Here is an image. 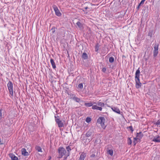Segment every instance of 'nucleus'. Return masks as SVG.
<instances>
[{
    "instance_id": "obj_1",
    "label": "nucleus",
    "mask_w": 160,
    "mask_h": 160,
    "mask_svg": "<svg viewBox=\"0 0 160 160\" xmlns=\"http://www.w3.org/2000/svg\"><path fill=\"white\" fill-rule=\"evenodd\" d=\"M140 71L139 68L137 70L135 73V82H136V87L137 88H139L142 85L140 81Z\"/></svg>"
},
{
    "instance_id": "obj_2",
    "label": "nucleus",
    "mask_w": 160,
    "mask_h": 160,
    "mask_svg": "<svg viewBox=\"0 0 160 160\" xmlns=\"http://www.w3.org/2000/svg\"><path fill=\"white\" fill-rule=\"evenodd\" d=\"M7 87L9 93L11 96L10 97H13V85L11 81H9L7 84Z\"/></svg>"
},
{
    "instance_id": "obj_3",
    "label": "nucleus",
    "mask_w": 160,
    "mask_h": 160,
    "mask_svg": "<svg viewBox=\"0 0 160 160\" xmlns=\"http://www.w3.org/2000/svg\"><path fill=\"white\" fill-rule=\"evenodd\" d=\"M105 121V118L103 117H101L98 118L97 122L98 123L100 124L102 127L103 128L105 129L106 128V126L104 124Z\"/></svg>"
},
{
    "instance_id": "obj_4",
    "label": "nucleus",
    "mask_w": 160,
    "mask_h": 160,
    "mask_svg": "<svg viewBox=\"0 0 160 160\" xmlns=\"http://www.w3.org/2000/svg\"><path fill=\"white\" fill-rule=\"evenodd\" d=\"M59 153L58 158H61L66 153L65 148L62 147H60L58 149Z\"/></svg>"
},
{
    "instance_id": "obj_5",
    "label": "nucleus",
    "mask_w": 160,
    "mask_h": 160,
    "mask_svg": "<svg viewBox=\"0 0 160 160\" xmlns=\"http://www.w3.org/2000/svg\"><path fill=\"white\" fill-rule=\"evenodd\" d=\"M159 44L155 43L154 45V49L153 50V56L156 57L158 53Z\"/></svg>"
},
{
    "instance_id": "obj_6",
    "label": "nucleus",
    "mask_w": 160,
    "mask_h": 160,
    "mask_svg": "<svg viewBox=\"0 0 160 160\" xmlns=\"http://www.w3.org/2000/svg\"><path fill=\"white\" fill-rule=\"evenodd\" d=\"M55 121L56 123L58 125V126L59 128H61L63 126V124L62 121V120H60L59 118V116H58L56 117L55 116Z\"/></svg>"
},
{
    "instance_id": "obj_7",
    "label": "nucleus",
    "mask_w": 160,
    "mask_h": 160,
    "mask_svg": "<svg viewBox=\"0 0 160 160\" xmlns=\"http://www.w3.org/2000/svg\"><path fill=\"white\" fill-rule=\"evenodd\" d=\"M52 7L55 12L56 15L58 16H60L61 15V13L60 12L57 6L55 5H53Z\"/></svg>"
},
{
    "instance_id": "obj_8",
    "label": "nucleus",
    "mask_w": 160,
    "mask_h": 160,
    "mask_svg": "<svg viewBox=\"0 0 160 160\" xmlns=\"http://www.w3.org/2000/svg\"><path fill=\"white\" fill-rule=\"evenodd\" d=\"M152 141L155 142H160V133L155 136L153 138Z\"/></svg>"
},
{
    "instance_id": "obj_9",
    "label": "nucleus",
    "mask_w": 160,
    "mask_h": 160,
    "mask_svg": "<svg viewBox=\"0 0 160 160\" xmlns=\"http://www.w3.org/2000/svg\"><path fill=\"white\" fill-rule=\"evenodd\" d=\"M109 107L111 108L112 109L113 112L118 114L120 113V111L118 108L116 107H113L112 106L111 107L109 106Z\"/></svg>"
},
{
    "instance_id": "obj_10",
    "label": "nucleus",
    "mask_w": 160,
    "mask_h": 160,
    "mask_svg": "<svg viewBox=\"0 0 160 160\" xmlns=\"http://www.w3.org/2000/svg\"><path fill=\"white\" fill-rule=\"evenodd\" d=\"M143 136V134L141 132L137 133L136 134V138H134V139L135 140H136L137 139L140 140Z\"/></svg>"
},
{
    "instance_id": "obj_11",
    "label": "nucleus",
    "mask_w": 160,
    "mask_h": 160,
    "mask_svg": "<svg viewBox=\"0 0 160 160\" xmlns=\"http://www.w3.org/2000/svg\"><path fill=\"white\" fill-rule=\"evenodd\" d=\"M96 104V102H90L85 103L84 105L86 107H90L91 106H92L93 105Z\"/></svg>"
},
{
    "instance_id": "obj_12",
    "label": "nucleus",
    "mask_w": 160,
    "mask_h": 160,
    "mask_svg": "<svg viewBox=\"0 0 160 160\" xmlns=\"http://www.w3.org/2000/svg\"><path fill=\"white\" fill-rule=\"evenodd\" d=\"M95 105V104L93 105L92 107V109L99 110L100 111L102 110V107L98 106L97 105Z\"/></svg>"
},
{
    "instance_id": "obj_13",
    "label": "nucleus",
    "mask_w": 160,
    "mask_h": 160,
    "mask_svg": "<svg viewBox=\"0 0 160 160\" xmlns=\"http://www.w3.org/2000/svg\"><path fill=\"white\" fill-rule=\"evenodd\" d=\"M76 25L79 28L80 30H82L83 28V24L82 23H81L80 22H78L76 23Z\"/></svg>"
},
{
    "instance_id": "obj_14",
    "label": "nucleus",
    "mask_w": 160,
    "mask_h": 160,
    "mask_svg": "<svg viewBox=\"0 0 160 160\" xmlns=\"http://www.w3.org/2000/svg\"><path fill=\"white\" fill-rule=\"evenodd\" d=\"M9 157L11 158L12 160H18V158L14 154L12 153H11L9 154Z\"/></svg>"
},
{
    "instance_id": "obj_15",
    "label": "nucleus",
    "mask_w": 160,
    "mask_h": 160,
    "mask_svg": "<svg viewBox=\"0 0 160 160\" xmlns=\"http://www.w3.org/2000/svg\"><path fill=\"white\" fill-rule=\"evenodd\" d=\"M22 154L25 156H27L29 155L28 153L26 151L24 148L22 149Z\"/></svg>"
},
{
    "instance_id": "obj_16",
    "label": "nucleus",
    "mask_w": 160,
    "mask_h": 160,
    "mask_svg": "<svg viewBox=\"0 0 160 160\" xmlns=\"http://www.w3.org/2000/svg\"><path fill=\"white\" fill-rule=\"evenodd\" d=\"M50 62L52 65V67L53 69H55L56 68V66L52 58L50 59Z\"/></svg>"
},
{
    "instance_id": "obj_17",
    "label": "nucleus",
    "mask_w": 160,
    "mask_h": 160,
    "mask_svg": "<svg viewBox=\"0 0 160 160\" xmlns=\"http://www.w3.org/2000/svg\"><path fill=\"white\" fill-rule=\"evenodd\" d=\"M85 157V154L83 152L81 154L78 160H84Z\"/></svg>"
},
{
    "instance_id": "obj_18",
    "label": "nucleus",
    "mask_w": 160,
    "mask_h": 160,
    "mask_svg": "<svg viewBox=\"0 0 160 160\" xmlns=\"http://www.w3.org/2000/svg\"><path fill=\"white\" fill-rule=\"evenodd\" d=\"M96 105H97L98 106H100V107H103L104 106V104L103 102H96Z\"/></svg>"
},
{
    "instance_id": "obj_19",
    "label": "nucleus",
    "mask_w": 160,
    "mask_h": 160,
    "mask_svg": "<svg viewBox=\"0 0 160 160\" xmlns=\"http://www.w3.org/2000/svg\"><path fill=\"white\" fill-rule=\"evenodd\" d=\"M82 57L84 59H86L88 58V55L86 53L84 52L82 54Z\"/></svg>"
},
{
    "instance_id": "obj_20",
    "label": "nucleus",
    "mask_w": 160,
    "mask_h": 160,
    "mask_svg": "<svg viewBox=\"0 0 160 160\" xmlns=\"http://www.w3.org/2000/svg\"><path fill=\"white\" fill-rule=\"evenodd\" d=\"M153 30H150L149 31L148 33V36H149L150 38H151L152 37L153 34Z\"/></svg>"
},
{
    "instance_id": "obj_21",
    "label": "nucleus",
    "mask_w": 160,
    "mask_h": 160,
    "mask_svg": "<svg viewBox=\"0 0 160 160\" xmlns=\"http://www.w3.org/2000/svg\"><path fill=\"white\" fill-rule=\"evenodd\" d=\"M108 153L111 156H112L113 155V151L112 149H109L108 151Z\"/></svg>"
},
{
    "instance_id": "obj_22",
    "label": "nucleus",
    "mask_w": 160,
    "mask_h": 160,
    "mask_svg": "<svg viewBox=\"0 0 160 160\" xmlns=\"http://www.w3.org/2000/svg\"><path fill=\"white\" fill-rule=\"evenodd\" d=\"M92 135V132L90 131H88L86 133V136L87 137H89L91 136Z\"/></svg>"
},
{
    "instance_id": "obj_23",
    "label": "nucleus",
    "mask_w": 160,
    "mask_h": 160,
    "mask_svg": "<svg viewBox=\"0 0 160 160\" xmlns=\"http://www.w3.org/2000/svg\"><path fill=\"white\" fill-rule=\"evenodd\" d=\"M36 150L38 151V152H42V148H41L39 147V146H37L36 147Z\"/></svg>"
},
{
    "instance_id": "obj_24",
    "label": "nucleus",
    "mask_w": 160,
    "mask_h": 160,
    "mask_svg": "<svg viewBox=\"0 0 160 160\" xmlns=\"http://www.w3.org/2000/svg\"><path fill=\"white\" fill-rule=\"evenodd\" d=\"M109 61L110 63H112L114 61V58L113 57H111L109 58Z\"/></svg>"
},
{
    "instance_id": "obj_25",
    "label": "nucleus",
    "mask_w": 160,
    "mask_h": 160,
    "mask_svg": "<svg viewBox=\"0 0 160 160\" xmlns=\"http://www.w3.org/2000/svg\"><path fill=\"white\" fill-rule=\"evenodd\" d=\"M70 98L71 99H72L73 100L76 97V95L74 94H71L70 95Z\"/></svg>"
},
{
    "instance_id": "obj_26",
    "label": "nucleus",
    "mask_w": 160,
    "mask_h": 160,
    "mask_svg": "<svg viewBox=\"0 0 160 160\" xmlns=\"http://www.w3.org/2000/svg\"><path fill=\"white\" fill-rule=\"evenodd\" d=\"M73 100L77 102H79L80 101V99L76 97Z\"/></svg>"
},
{
    "instance_id": "obj_27",
    "label": "nucleus",
    "mask_w": 160,
    "mask_h": 160,
    "mask_svg": "<svg viewBox=\"0 0 160 160\" xmlns=\"http://www.w3.org/2000/svg\"><path fill=\"white\" fill-rule=\"evenodd\" d=\"M154 124L157 126H159L160 127V119L158 120L157 122L154 123Z\"/></svg>"
},
{
    "instance_id": "obj_28",
    "label": "nucleus",
    "mask_w": 160,
    "mask_h": 160,
    "mask_svg": "<svg viewBox=\"0 0 160 160\" xmlns=\"http://www.w3.org/2000/svg\"><path fill=\"white\" fill-rule=\"evenodd\" d=\"M91 118L88 117L86 119V122H87V123H89L91 122Z\"/></svg>"
},
{
    "instance_id": "obj_29",
    "label": "nucleus",
    "mask_w": 160,
    "mask_h": 160,
    "mask_svg": "<svg viewBox=\"0 0 160 160\" xmlns=\"http://www.w3.org/2000/svg\"><path fill=\"white\" fill-rule=\"evenodd\" d=\"M78 88L80 89H82L83 88V85L82 83H81L79 84L78 85Z\"/></svg>"
},
{
    "instance_id": "obj_30",
    "label": "nucleus",
    "mask_w": 160,
    "mask_h": 160,
    "mask_svg": "<svg viewBox=\"0 0 160 160\" xmlns=\"http://www.w3.org/2000/svg\"><path fill=\"white\" fill-rule=\"evenodd\" d=\"M66 149L68 152L71 150V149L69 146H68L66 147Z\"/></svg>"
},
{
    "instance_id": "obj_31",
    "label": "nucleus",
    "mask_w": 160,
    "mask_h": 160,
    "mask_svg": "<svg viewBox=\"0 0 160 160\" xmlns=\"http://www.w3.org/2000/svg\"><path fill=\"white\" fill-rule=\"evenodd\" d=\"M92 139V138H88L86 139V142H87V143H89V142H90Z\"/></svg>"
},
{
    "instance_id": "obj_32",
    "label": "nucleus",
    "mask_w": 160,
    "mask_h": 160,
    "mask_svg": "<svg viewBox=\"0 0 160 160\" xmlns=\"http://www.w3.org/2000/svg\"><path fill=\"white\" fill-rule=\"evenodd\" d=\"M128 143L129 144H131L132 143V141L130 138H128Z\"/></svg>"
},
{
    "instance_id": "obj_33",
    "label": "nucleus",
    "mask_w": 160,
    "mask_h": 160,
    "mask_svg": "<svg viewBox=\"0 0 160 160\" xmlns=\"http://www.w3.org/2000/svg\"><path fill=\"white\" fill-rule=\"evenodd\" d=\"M102 71L104 72H105L106 71V68H103L102 70Z\"/></svg>"
},
{
    "instance_id": "obj_34",
    "label": "nucleus",
    "mask_w": 160,
    "mask_h": 160,
    "mask_svg": "<svg viewBox=\"0 0 160 160\" xmlns=\"http://www.w3.org/2000/svg\"><path fill=\"white\" fill-rule=\"evenodd\" d=\"M129 128L130 129V130L132 132L133 131V128L132 126H129Z\"/></svg>"
},
{
    "instance_id": "obj_35",
    "label": "nucleus",
    "mask_w": 160,
    "mask_h": 160,
    "mask_svg": "<svg viewBox=\"0 0 160 160\" xmlns=\"http://www.w3.org/2000/svg\"><path fill=\"white\" fill-rule=\"evenodd\" d=\"M144 1L143 0H142L141 2L140 3V4H141L142 5H143L144 3Z\"/></svg>"
},
{
    "instance_id": "obj_36",
    "label": "nucleus",
    "mask_w": 160,
    "mask_h": 160,
    "mask_svg": "<svg viewBox=\"0 0 160 160\" xmlns=\"http://www.w3.org/2000/svg\"><path fill=\"white\" fill-rule=\"evenodd\" d=\"M141 5H141V4H140V3L138 4V7H137V9H139V8H140V6H141Z\"/></svg>"
},
{
    "instance_id": "obj_37",
    "label": "nucleus",
    "mask_w": 160,
    "mask_h": 160,
    "mask_svg": "<svg viewBox=\"0 0 160 160\" xmlns=\"http://www.w3.org/2000/svg\"><path fill=\"white\" fill-rule=\"evenodd\" d=\"M51 159V156H49L48 157V159H47V160H50Z\"/></svg>"
},
{
    "instance_id": "obj_38",
    "label": "nucleus",
    "mask_w": 160,
    "mask_h": 160,
    "mask_svg": "<svg viewBox=\"0 0 160 160\" xmlns=\"http://www.w3.org/2000/svg\"><path fill=\"white\" fill-rule=\"evenodd\" d=\"M2 117V113L1 112H0V119Z\"/></svg>"
},
{
    "instance_id": "obj_39",
    "label": "nucleus",
    "mask_w": 160,
    "mask_h": 160,
    "mask_svg": "<svg viewBox=\"0 0 160 160\" xmlns=\"http://www.w3.org/2000/svg\"><path fill=\"white\" fill-rule=\"evenodd\" d=\"M95 156V155H94V154H92L91 156V157H94Z\"/></svg>"
},
{
    "instance_id": "obj_40",
    "label": "nucleus",
    "mask_w": 160,
    "mask_h": 160,
    "mask_svg": "<svg viewBox=\"0 0 160 160\" xmlns=\"http://www.w3.org/2000/svg\"><path fill=\"white\" fill-rule=\"evenodd\" d=\"M85 8L86 10V9H88V8L87 7H85V8Z\"/></svg>"
},
{
    "instance_id": "obj_41",
    "label": "nucleus",
    "mask_w": 160,
    "mask_h": 160,
    "mask_svg": "<svg viewBox=\"0 0 160 160\" xmlns=\"http://www.w3.org/2000/svg\"><path fill=\"white\" fill-rule=\"evenodd\" d=\"M98 49H97V48H96V49H95V51H98Z\"/></svg>"
},
{
    "instance_id": "obj_42",
    "label": "nucleus",
    "mask_w": 160,
    "mask_h": 160,
    "mask_svg": "<svg viewBox=\"0 0 160 160\" xmlns=\"http://www.w3.org/2000/svg\"><path fill=\"white\" fill-rule=\"evenodd\" d=\"M1 140H0V144H2V143H1Z\"/></svg>"
},
{
    "instance_id": "obj_43",
    "label": "nucleus",
    "mask_w": 160,
    "mask_h": 160,
    "mask_svg": "<svg viewBox=\"0 0 160 160\" xmlns=\"http://www.w3.org/2000/svg\"><path fill=\"white\" fill-rule=\"evenodd\" d=\"M64 158H65V160H66V159H67V157H66V158H65V157H64Z\"/></svg>"
}]
</instances>
